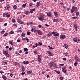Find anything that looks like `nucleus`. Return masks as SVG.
Segmentation results:
<instances>
[{
    "label": "nucleus",
    "instance_id": "obj_1",
    "mask_svg": "<svg viewBox=\"0 0 80 80\" xmlns=\"http://www.w3.org/2000/svg\"><path fill=\"white\" fill-rule=\"evenodd\" d=\"M45 16V15L44 14H41L40 15V16L38 17V18L39 20L43 21L45 20V19L43 18Z\"/></svg>",
    "mask_w": 80,
    "mask_h": 80
},
{
    "label": "nucleus",
    "instance_id": "obj_2",
    "mask_svg": "<svg viewBox=\"0 0 80 80\" xmlns=\"http://www.w3.org/2000/svg\"><path fill=\"white\" fill-rule=\"evenodd\" d=\"M49 66L51 67H54V68H58L57 65L56 63H49Z\"/></svg>",
    "mask_w": 80,
    "mask_h": 80
},
{
    "label": "nucleus",
    "instance_id": "obj_3",
    "mask_svg": "<svg viewBox=\"0 0 80 80\" xmlns=\"http://www.w3.org/2000/svg\"><path fill=\"white\" fill-rule=\"evenodd\" d=\"M73 27L74 28V30L75 31L77 32L78 30L79 29V26H78L77 24L75 23L73 24Z\"/></svg>",
    "mask_w": 80,
    "mask_h": 80
},
{
    "label": "nucleus",
    "instance_id": "obj_4",
    "mask_svg": "<svg viewBox=\"0 0 80 80\" xmlns=\"http://www.w3.org/2000/svg\"><path fill=\"white\" fill-rule=\"evenodd\" d=\"M60 38L61 40H63V39H65V38H66V37L65 36V35L61 34L60 36Z\"/></svg>",
    "mask_w": 80,
    "mask_h": 80
},
{
    "label": "nucleus",
    "instance_id": "obj_5",
    "mask_svg": "<svg viewBox=\"0 0 80 80\" xmlns=\"http://www.w3.org/2000/svg\"><path fill=\"white\" fill-rule=\"evenodd\" d=\"M75 60H77L76 61H77L78 62L79 61V60H80V58H78V56H77V55H75Z\"/></svg>",
    "mask_w": 80,
    "mask_h": 80
},
{
    "label": "nucleus",
    "instance_id": "obj_6",
    "mask_svg": "<svg viewBox=\"0 0 80 80\" xmlns=\"http://www.w3.org/2000/svg\"><path fill=\"white\" fill-rule=\"evenodd\" d=\"M17 22H18V23H20V24H23V23H24L23 22L21 21V20L19 19H18L17 20Z\"/></svg>",
    "mask_w": 80,
    "mask_h": 80
},
{
    "label": "nucleus",
    "instance_id": "obj_7",
    "mask_svg": "<svg viewBox=\"0 0 80 80\" xmlns=\"http://www.w3.org/2000/svg\"><path fill=\"white\" fill-rule=\"evenodd\" d=\"M37 33L39 35H42V31H40V30H38Z\"/></svg>",
    "mask_w": 80,
    "mask_h": 80
},
{
    "label": "nucleus",
    "instance_id": "obj_8",
    "mask_svg": "<svg viewBox=\"0 0 80 80\" xmlns=\"http://www.w3.org/2000/svg\"><path fill=\"white\" fill-rule=\"evenodd\" d=\"M35 11V8L32 9H30V12L31 13H33V11Z\"/></svg>",
    "mask_w": 80,
    "mask_h": 80
},
{
    "label": "nucleus",
    "instance_id": "obj_9",
    "mask_svg": "<svg viewBox=\"0 0 80 80\" xmlns=\"http://www.w3.org/2000/svg\"><path fill=\"white\" fill-rule=\"evenodd\" d=\"M72 9L74 10L75 12H77V8L76 7L73 6L72 7Z\"/></svg>",
    "mask_w": 80,
    "mask_h": 80
},
{
    "label": "nucleus",
    "instance_id": "obj_10",
    "mask_svg": "<svg viewBox=\"0 0 80 80\" xmlns=\"http://www.w3.org/2000/svg\"><path fill=\"white\" fill-rule=\"evenodd\" d=\"M73 41L74 42H78V38H73Z\"/></svg>",
    "mask_w": 80,
    "mask_h": 80
},
{
    "label": "nucleus",
    "instance_id": "obj_11",
    "mask_svg": "<svg viewBox=\"0 0 80 80\" xmlns=\"http://www.w3.org/2000/svg\"><path fill=\"white\" fill-rule=\"evenodd\" d=\"M47 52H48V53L49 55H50V56H53V53L50 52V51H48Z\"/></svg>",
    "mask_w": 80,
    "mask_h": 80
},
{
    "label": "nucleus",
    "instance_id": "obj_12",
    "mask_svg": "<svg viewBox=\"0 0 80 80\" xmlns=\"http://www.w3.org/2000/svg\"><path fill=\"white\" fill-rule=\"evenodd\" d=\"M36 7H38L39 6H40V5H41V3L40 2H37L36 3Z\"/></svg>",
    "mask_w": 80,
    "mask_h": 80
},
{
    "label": "nucleus",
    "instance_id": "obj_13",
    "mask_svg": "<svg viewBox=\"0 0 80 80\" xmlns=\"http://www.w3.org/2000/svg\"><path fill=\"white\" fill-rule=\"evenodd\" d=\"M52 35V32H49L48 33V34H47V36L48 37H50V36H51V35Z\"/></svg>",
    "mask_w": 80,
    "mask_h": 80
},
{
    "label": "nucleus",
    "instance_id": "obj_14",
    "mask_svg": "<svg viewBox=\"0 0 80 80\" xmlns=\"http://www.w3.org/2000/svg\"><path fill=\"white\" fill-rule=\"evenodd\" d=\"M23 63L24 64H25V65H28L29 64V62H28V61H24L23 62Z\"/></svg>",
    "mask_w": 80,
    "mask_h": 80
},
{
    "label": "nucleus",
    "instance_id": "obj_15",
    "mask_svg": "<svg viewBox=\"0 0 80 80\" xmlns=\"http://www.w3.org/2000/svg\"><path fill=\"white\" fill-rule=\"evenodd\" d=\"M6 16L7 18H10V14L7 13L6 14Z\"/></svg>",
    "mask_w": 80,
    "mask_h": 80
},
{
    "label": "nucleus",
    "instance_id": "obj_16",
    "mask_svg": "<svg viewBox=\"0 0 80 80\" xmlns=\"http://www.w3.org/2000/svg\"><path fill=\"white\" fill-rule=\"evenodd\" d=\"M63 47L65 48H66V49H67L68 48V45L67 44H64L63 45Z\"/></svg>",
    "mask_w": 80,
    "mask_h": 80
},
{
    "label": "nucleus",
    "instance_id": "obj_17",
    "mask_svg": "<svg viewBox=\"0 0 80 80\" xmlns=\"http://www.w3.org/2000/svg\"><path fill=\"white\" fill-rule=\"evenodd\" d=\"M53 22H60V20L58 19H54L53 20Z\"/></svg>",
    "mask_w": 80,
    "mask_h": 80
},
{
    "label": "nucleus",
    "instance_id": "obj_18",
    "mask_svg": "<svg viewBox=\"0 0 80 80\" xmlns=\"http://www.w3.org/2000/svg\"><path fill=\"white\" fill-rule=\"evenodd\" d=\"M2 78H3V80H8V78H6V76L5 75H3L2 77Z\"/></svg>",
    "mask_w": 80,
    "mask_h": 80
},
{
    "label": "nucleus",
    "instance_id": "obj_19",
    "mask_svg": "<svg viewBox=\"0 0 80 80\" xmlns=\"http://www.w3.org/2000/svg\"><path fill=\"white\" fill-rule=\"evenodd\" d=\"M30 13V12L28 11H26L24 12V13L26 15H29Z\"/></svg>",
    "mask_w": 80,
    "mask_h": 80
},
{
    "label": "nucleus",
    "instance_id": "obj_20",
    "mask_svg": "<svg viewBox=\"0 0 80 80\" xmlns=\"http://www.w3.org/2000/svg\"><path fill=\"white\" fill-rule=\"evenodd\" d=\"M25 67L23 66V65L22 66V70L23 72H24L25 71Z\"/></svg>",
    "mask_w": 80,
    "mask_h": 80
},
{
    "label": "nucleus",
    "instance_id": "obj_21",
    "mask_svg": "<svg viewBox=\"0 0 80 80\" xmlns=\"http://www.w3.org/2000/svg\"><path fill=\"white\" fill-rule=\"evenodd\" d=\"M47 15L49 17H52V14H51V12H48L47 13Z\"/></svg>",
    "mask_w": 80,
    "mask_h": 80
},
{
    "label": "nucleus",
    "instance_id": "obj_22",
    "mask_svg": "<svg viewBox=\"0 0 80 80\" xmlns=\"http://www.w3.org/2000/svg\"><path fill=\"white\" fill-rule=\"evenodd\" d=\"M13 8L14 10H16L17 8V6L16 5H14L13 6Z\"/></svg>",
    "mask_w": 80,
    "mask_h": 80
},
{
    "label": "nucleus",
    "instance_id": "obj_23",
    "mask_svg": "<svg viewBox=\"0 0 80 80\" xmlns=\"http://www.w3.org/2000/svg\"><path fill=\"white\" fill-rule=\"evenodd\" d=\"M6 7L8 8V10H9V9L10 8V5L8 4H7Z\"/></svg>",
    "mask_w": 80,
    "mask_h": 80
},
{
    "label": "nucleus",
    "instance_id": "obj_24",
    "mask_svg": "<svg viewBox=\"0 0 80 80\" xmlns=\"http://www.w3.org/2000/svg\"><path fill=\"white\" fill-rule=\"evenodd\" d=\"M78 61H76L74 63V66H77V65H78Z\"/></svg>",
    "mask_w": 80,
    "mask_h": 80
},
{
    "label": "nucleus",
    "instance_id": "obj_25",
    "mask_svg": "<svg viewBox=\"0 0 80 80\" xmlns=\"http://www.w3.org/2000/svg\"><path fill=\"white\" fill-rule=\"evenodd\" d=\"M62 71L64 73H66V70H65V68H63L62 69Z\"/></svg>",
    "mask_w": 80,
    "mask_h": 80
},
{
    "label": "nucleus",
    "instance_id": "obj_26",
    "mask_svg": "<svg viewBox=\"0 0 80 80\" xmlns=\"http://www.w3.org/2000/svg\"><path fill=\"white\" fill-rule=\"evenodd\" d=\"M7 53H8V52H7V51H3V54H4V55H5Z\"/></svg>",
    "mask_w": 80,
    "mask_h": 80
},
{
    "label": "nucleus",
    "instance_id": "obj_27",
    "mask_svg": "<svg viewBox=\"0 0 80 80\" xmlns=\"http://www.w3.org/2000/svg\"><path fill=\"white\" fill-rule=\"evenodd\" d=\"M38 61L39 62H42V59L39 58H38Z\"/></svg>",
    "mask_w": 80,
    "mask_h": 80
},
{
    "label": "nucleus",
    "instance_id": "obj_28",
    "mask_svg": "<svg viewBox=\"0 0 80 80\" xmlns=\"http://www.w3.org/2000/svg\"><path fill=\"white\" fill-rule=\"evenodd\" d=\"M8 33H6L4 34L3 35V37H7V36H8Z\"/></svg>",
    "mask_w": 80,
    "mask_h": 80
},
{
    "label": "nucleus",
    "instance_id": "obj_29",
    "mask_svg": "<svg viewBox=\"0 0 80 80\" xmlns=\"http://www.w3.org/2000/svg\"><path fill=\"white\" fill-rule=\"evenodd\" d=\"M5 30H2L1 31V33L2 35H3V34H4L5 33Z\"/></svg>",
    "mask_w": 80,
    "mask_h": 80
},
{
    "label": "nucleus",
    "instance_id": "obj_30",
    "mask_svg": "<svg viewBox=\"0 0 80 80\" xmlns=\"http://www.w3.org/2000/svg\"><path fill=\"white\" fill-rule=\"evenodd\" d=\"M5 55V56H6L7 57H10V55L8 54V52L7 53H6Z\"/></svg>",
    "mask_w": 80,
    "mask_h": 80
},
{
    "label": "nucleus",
    "instance_id": "obj_31",
    "mask_svg": "<svg viewBox=\"0 0 80 80\" xmlns=\"http://www.w3.org/2000/svg\"><path fill=\"white\" fill-rule=\"evenodd\" d=\"M54 71H55V72H56L58 74H60V73H61V72H60V71H58L56 70H55Z\"/></svg>",
    "mask_w": 80,
    "mask_h": 80
},
{
    "label": "nucleus",
    "instance_id": "obj_32",
    "mask_svg": "<svg viewBox=\"0 0 80 80\" xmlns=\"http://www.w3.org/2000/svg\"><path fill=\"white\" fill-rule=\"evenodd\" d=\"M59 34L58 33L55 34V35H54V37H58L59 35Z\"/></svg>",
    "mask_w": 80,
    "mask_h": 80
},
{
    "label": "nucleus",
    "instance_id": "obj_33",
    "mask_svg": "<svg viewBox=\"0 0 80 80\" xmlns=\"http://www.w3.org/2000/svg\"><path fill=\"white\" fill-rule=\"evenodd\" d=\"M54 15L56 17H58V13H57V12H54Z\"/></svg>",
    "mask_w": 80,
    "mask_h": 80
},
{
    "label": "nucleus",
    "instance_id": "obj_34",
    "mask_svg": "<svg viewBox=\"0 0 80 80\" xmlns=\"http://www.w3.org/2000/svg\"><path fill=\"white\" fill-rule=\"evenodd\" d=\"M42 30H43V31H45V27H44L43 26L41 28Z\"/></svg>",
    "mask_w": 80,
    "mask_h": 80
},
{
    "label": "nucleus",
    "instance_id": "obj_35",
    "mask_svg": "<svg viewBox=\"0 0 80 80\" xmlns=\"http://www.w3.org/2000/svg\"><path fill=\"white\" fill-rule=\"evenodd\" d=\"M27 33L28 35H30L31 34V33L30 32V31H28L27 32Z\"/></svg>",
    "mask_w": 80,
    "mask_h": 80
},
{
    "label": "nucleus",
    "instance_id": "obj_36",
    "mask_svg": "<svg viewBox=\"0 0 80 80\" xmlns=\"http://www.w3.org/2000/svg\"><path fill=\"white\" fill-rule=\"evenodd\" d=\"M15 63L16 65H20V63L17 62H15Z\"/></svg>",
    "mask_w": 80,
    "mask_h": 80
},
{
    "label": "nucleus",
    "instance_id": "obj_37",
    "mask_svg": "<svg viewBox=\"0 0 80 80\" xmlns=\"http://www.w3.org/2000/svg\"><path fill=\"white\" fill-rule=\"evenodd\" d=\"M12 22H13V23H15V22H16L15 19H12Z\"/></svg>",
    "mask_w": 80,
    "mask_h": 80
},
{
    "label": "nucleus",
    "instance_id": "obj_38",
    "mask_svg": "<svg viewBox=\"0 0 80 80\" xmlns=\"http://www.w3.org/2000/svg\"><path fill=\"white\" fill-rule=\"evenodd\" d=\"M48 47H49V49H51V50H53V49H54V48H53L52 47L50 46H48Z\"/></svg>",
    "mask_w": 80,
    "mask_h": 80
},
{
    "label": "nucleus",
    "instance_id": "obj_39",
    "mask_svg": "<svg viewBox=\"0 0 80 80\" xmlns=\"http://www.w3.org/2000/svg\"><path fill=\"white\" fill-rule=\"evenodd\" d=\"M71 13H73L74 12H75V11L74 10H73V9H71Z\"/></svg>",
    "mask_w": 80,
    "mask_h": 80
},
{
    "label": "nucleus",
    "instance_id": "obj_40",
    "mask_svg": "<svg viewBox=\"0 0 80 80\" xmlns=\"http://www.w3.org/2000/svg\"><path fill=\"white\" fill-rule=\"evenodd\" d=\"M24 50L25 52L28 51V49H27V48H25Z\"/></svg>",
    "mask_w": 80,
    "mask_h": 80
},
{
    "label": "nucleus",
    "instance_id": "obj_41",
    "mask_svg": "<svg viewBox=\"0 0 80 80\" xmlns=\"http://www.w3.org/2000/svg\"><path fill=\"white\" fill-rule=\"evenodd\" d=\"M34 54H35V55H37V54H38V52H37V51H34Z\"/></svg>",
    "mask_w": 80,
    "mask_h": 80
},
{
    "label": "nucleus",
    "instance_id": "obj_42",
    "mask_svg": "<svg viewBox=\"0 0 80 80\" xmlns=\"http://www.w3.org/2000/svg\"><path fill=\"white\" fill-rule=\"evenodd\" d=\"M68 54L67 52H66V53L64 52L63 53V55H68Z\"/></svg>",
    "mask_w": 80,
    "mask_h": 80
},
{
    "label": "nucleus",
    "instance_id": "obj_43",
    "mask_svg": "<svg viewBox=\"0 0 80 80\" xmlns=\"http://www.w3.org/2000/svg\"><path fill=\"white\" fill-rule=\"evenodd\" d=\"M31 72H31L30 71H27V73H28V74H30Z\"/></svg>",
    "mask_w": 80,
    "mask_h": 80
},
{
    "label": "nucleus",
    "instance_id": "obj_44",
    "mask_svg": "<svg viewBox=\"0 0 80 80\" xmlns=\"http://www.w3.org/2000/svg\"><path fill=\"white\" fill-rule=\"evenodd\" d=\"M9 43L11 45H13V44L12 43V41H9Z\"/></svg>",
    "mask_w": 80,
    "mask_h": 80
},
{
    "label": "nucleus",
    "instance_id": "obj_45",
    "mask_svg": "<svg viewBox=\"0 0 80 80\" xmlns=\"http://www.w3.org/2000/svg\"><path fill=\"white\" fill-rule=\"evenodd\" d=\"M78 43H80V39H78V42H77Z\"/></svg>",
    "mask_w": 80,
    "mask_h": 80
},
{
    "label": "nucleus",
    "instance_id": "obj_46",
    "mask_svg": "<svg viewBox=\"0 0 80 80\" xmlns=\"http://www.w3.org/2000/svg\"><path fill=\"white\" fill-rule=\"evenodd\" d=\"M26 40H27L28 42H29V39L28 38L26 37Z\"/></svg>",
    "mask_w": 80,
    "mask_h": 80
},
{
    "label": "nucleus",
    "instance_id": "obj_47",
    "mask_svg": "<svg viewBox=\"0 0 80 80\" xmlns=\"http://www.w3.org/2000/svg\"><path fill=\"white\" fill-rule=\"evenodd\" d=\"M38 27L39 28H42L43 26H42L41 25H39Z\"/></svg>",
    "mask_w": 80,
    "mask_h": 80
},
{
    "label": "nucleus",
    "instance_id": "obj_48",
    "mask_svg": "<svg viewBox=\"0 0 80 80\" xmlns=\"http://www.w3.org/2000/svg\"><path fill=\"white\" fill-rule=\"evenodd\" d=\"M76 17H77V16H78V15H79V12H76Z\"/></svg>",
    "mask_w": 80,
    "mask_h": 80
},
{
    "label": "nucleus",
    "instance_id": "obj_49",
    "mask_svg": "<svg viewBox=\"0 0 80 80\" xmlns=\"http://www.w3.org/2000/svg\"><path fill=\"white\" fill-rule=\"evenodd\" d=\"M42 45V42H39V44H38V45H39V46H41V45Z\"/></svg>",
    "mask_w": 80,
    "mask_h": 80
},
{
    "label": "nucleus",
    "instance_id": "obj_50",
    "mask_svg": "<svg viewBox=\"0 0 80 80\" xmlns=\"http://www.w3.org/2000/svg\"><path fill=\"white\" fill-rule=\"evenodd\" d=\"M0 73H1V74H2V73H4V72H3V71L1 70L0 71Z\"/></svg>",
    "mask_w": 80,
    "mask_h": 80
},
{
    "label": "nucleus",
    "instance_id": "obj_51",
    "mask_svg": "<svg viewBox=\"0 0 80 80\" xmlns=\"http://www.w3.org/2000/svg\"><path fill=\"white\" fill-rule=\"evenodd\" d=\"M56 32H54V31H53L52 32V33L53 35H55V34H56Z\"/></svg>",
    "mask_w": 80,
    "mask_h": 80
},
{
    "label": "nucleus",
    "instance_id": "obj_52",
    "mask_svg": "<svg viewBox=\"0 0 80 80\" xmlns=\"http://www.w3.org/2000/svg\"><path fill=\"white\" fill-rule=\"evenodd\" d=\"M59 79L61 80H63V77H62L59 78Z\"/></svg>",
    "mask_w": 80,
    "mask_h": 80
},
{
    "label": "nucleus",
    "instance_id": "obj_53",
    "mask_svg": "<svg viewBox=\"0 0 80 80\" xmlns=\"http://www.w3.org/2000/svg\"><path fill=\"white\" fill-rule=\"evenodd\" d=\"M23 7H24V8H25V7H26V4H24L22 5Z\"/></svg>",
    "mask_w": 80,
    "mask_h": 80
},
{
    "label": "nucleus",
    "instance_id": "obj_54",
    "mask_svg": "<svg viewBox=\"0 0 80 80\" xmlns=\"http://www.w3.org/2000/svg\"><path fill=\"white\" fill-rule=\"evenodd\" d=\"M29 24L30 25H33V22H29Z\"/></svg>",
    "mask_w": 80,
    "mask_h": 80
},
{
    "label": "nucleus",
    "instance_id": "obj_55",
    "mask_svg": "<svg viewBox=\"0 0 80 80\" xmlns=\"http://www.w3.org/2000/svg\"><path fill=\"white\" fill-rule=\"evenodd\" d=\"M11 34H13L14 33V32L13 31H12L10 32Z\"/></svg>",
    "mask_w": 80,
    "mask_h": 80
},
{
    "label": "nucleus",
    "instance_id": "obj_56",
    "mask_svg": "<svg viewBox=\"0 0 80 80\" xmlns=\"http://www.w3.org/2000/svg\"><path fill=\"white\" fill-rule=\"evenodd\" d=\"M25 35V34L24 33H22L21 34V36H23V37H24Z\"/></svg>",
    "mask_w": 80,
    "mask_h": 80
},
{
    "label": "nucleus",
    "instance_id": "obj_57",
    "mask_svg": "<svg viewBox=\"0 0 80 80\" xmlns=\"http://www.w3.org/2000/svg\"><path fill=\"white\" fill-rule=\"evenodd\" d=\"M25 72H22L21 73V75H25Z\"/></svg>",
    "mask_w": 80,
    "mask_h": 80
},
{
    "label": "nucleus",
    "instance_id": "obj_58",
    "mask_svg": "<svg viewBox=\"0 0 80 80\" xmlns=\"http://www.w3.org/2000/svg\"><path fill=\"white\" fill-rule=\"evenodd\" d=\"M72 18H73L74 19H77V17H73Z\"/></svg>",
    "mask_w": 80,
    "mask_h": 80
},
{
    "label": "nucleus",
    "instance_id": "obj_59",
    "mask_svg": "<svg viewBox=\"0 0 80 80\" xmlns=\"http://www.w3.org/2000/svg\"><path fill=\"white\" fill-rule=\"evenodd\" d=\"M5 48H6V49H8V48H10V47H9V46H6L5 47Z\"/></svg>",
    "mask_w": 80,
    "mask_h": 80
},
{
    "label": "nucleus",
    "instance_id": "obj_60",
    "mask_svg": "<svg viewBox=\"0 0 80 80\" xmlns=\"http://www.w3.org/2000/svg\"><path fill=\"white\" fill-rule=\"evenodd\" d=\"M63 60H64V61H66L67 60V59H66V58H63Z\"/></svg>",
    "mask_w": 80,
    "mask_h": 80
},
{
    "label": "nucleus",
    "instance_id": "obj_61",
    "mask_svg": "<svg viewBox=\"0 0 80 80\" xmlns=\"http://www.w3.org/2000/svg\"><path fill=\"white\" fill-rule=\"evenodd\" d=\"M33 31H34V28H32L31 29V32H33Z\"/></svg>",
    "mask_w": 80,
    "mask_h": 80
},
{
    "label": "nucleus",
    "instance_id": "obj_62",
    "mask_svg": "<svg viewBox=\"0 0 80 80\" xmlns=\"http://www.w3.org/2000/svg\"><path fill=\"white\" fill-rule=\"evenodd\" d=\"M30 25V22H28L27 23V25Z\"/></svg>",
    "mask_w": 80,
    "mask_h": 80
},
{
    "label": "nucleus",
    "instance_id": "obj_63",
    "mask_svg": "<svg viewBox=\"0 0 80 80\" xmlns=\"http://www.w3.org/2000/svg\"><path fill=\"white\" fill-rule=\"evenodd\" d=\"M12 47H10V48H9V50H12Z\"/></svg>",
    "mask_w": 80,
    "mask_h": 80
},
{
    "label": "nucleus",
    "instance_id": "obj_64",
    "mask_svg": "<svg viewBox=\"0 0 80 80\" xmlns=\"http://www.w3.org/2000/svg\"><path fill=\"white\" fill-rule=\"evenodd\" d=\"M48 58V56H46L45 57V58Z\"/></svg>",
    "mask_w": 80,
    "mask_h": 80
}]
</instances>
